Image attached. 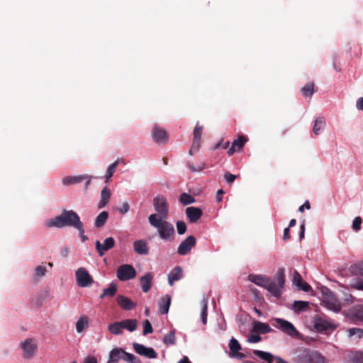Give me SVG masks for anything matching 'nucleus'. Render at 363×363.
Masks as SVG:
<instances>
[{"instance_id": "f257e3e1", "label": "nucleus", "mask_w": 363, "mask_h": 363, "mask_svg": "<svg viewBox=\"0 0 363 363\" xmlns=\"http://www.w3.org/2000/svg\"><path fill=\"white\" fill-rule=\"evenodd\" d=\"M82 223L79 215L75 211L73 210H63L59 216L48 220L45 225L48 228H62L69 226L75 228Z\"/></svg>"}, {"instance_id": "f03ea898", "label": "nucleus", "mask_w": 363, "mask_h": 363, "mask_svg": "<svg viewBox=\"0 0 363 363\" xmlns=\"http://www.w3.org/2000/svg\"><path fill=\"white\" fill-rule=\"evenodd\" d=\"M164 218H158L157 214H151L148 217L150 224L157 229L159 236L164 240H172L174 236V225L164 220Z\"/></svg>"}, {"instance_id": "7ed1b4c3", "label": "nucleus", "mask_w": 363, "mask_h": 363, "mask_svg": "<svg viewBox=\"0 0 363 363\" xmlns=\"http://www.w3.org/2000/svg\"><path fill=\"white\" fill-rule=\"evenodd\" d=\"M294 363H326L325 358L318 352L299 348L294 352Z\"/></svg>"}, {"instance_id": "20e7f679", "label": "nucleus", "mask_w": 363, "mask_h": 363, "mask_svg": "<svg viewBox=\"0 0 363 363\" xmlns=\"http://www.w3.org/2000/svg\"><path fill=\"white\" fill-rule=\"evenodd\" d=\"M276 281L268 279L264 289L276 297L281 296L284 285V269H279L276 274Z\"/></svg>"}, {"instance_id": "39448f33", "label": "nucleus", "mask_w": 363, "mask_h": 363, "mask_svg": "<svg viewBox=\"0 0 363 363\" xmlns=\"http://www.w3.org/2000/svg\"><path fill=\"white\" fill-rule=\"evenodd\" d=\"M274 323L273 325L286 335L292 337H296L299 335L298 331L291 323L279 318H274Z\"/></svg>"}, {"instance_id": "423d86ee", "label": "nucleus", "mask_w": 363, "mask_h": 363, "mask_svg": "<svg viewBox=\"0 0 363 363\" xmlns=\"http://www.w3.org/2000/svg\"><path fill=\"white\" fill-rule=\"evenodd\" d=\"M155 210L157 212L158 218L167 219L168 217V203L167 199L162 195H158L153 199Z\"/></svg>"}, {"instance_id": "0eeeda50", "label": "nucleus", "mask_w": 363, "mask_h": 363, "mask_svg": "<svg viewBox=\"0 0 363 363\" xmlns=\"http://www.w3.org/2000/svg\"><path fill=\"white\" fill-rule=\"evenodd\" d=\"M75 276L77 285L80 287H89L94 283L93 278L88 271L84 267L77 269Z\"/></svg>"}, {"instance_id": "6e6552de", "label": "nucleus", "mask_w": 363, "mask_h": 363, "mask_svg": "<svg viewBox=\"0 0 363 363\" xmlns=\"http://www.w3.org/2000/svg\"><path fill=\"white\" fill-rule=\"evenodd\" d=\"M116 275L119 280L127 281L135 277L136 271L132 265L125 264L118 268Z\"/></svg>"}, {"instance_id": "1a4fd4ad", "label": "nucleus", "mask_w": 363, "mask_h": 363, "mask_svg": "<svg viewBox=\"0 0 363 363\" xmlns=\"http://www.w3.org/2000/svg\"><path fill=\"white\" fill-rule=\"evenodd\" d=\"M21 348L23 352V357L30 359L35 354L38 346L36 341L33 338H28L21 343Z\"/></svg>"}, {"instance_id": "9d476101", "label": "nucleus", "mask_w": 363, "mask_h": 363, "mask_svg": "<svg viewBox=\"0 0 363 363\" xmlns=\"http://www.w3.org/2000/svg\"><path fill=\"white\" fill-rule=\"evenodd\" d=\"M325 306L334 312H340L342 309L340 301L336 298L335 295L332 292H329L324 298Z\"/></svg>"}, {"instance_id": "9b49d317", "label": "nucleus", "mask_w": 363, "mask_h": 363, "mask_svg": "<svg viewBox=\"0 0 363 363\" xmlns=\"http://www.w3.org/2000/svg\"><path fill=\"white\" fill-rule=\"evenodd\" d=\"M134 350L140 355L150 358L155 359L157 357V353L152 347H147L143 345L134 342L133 344Z\"/></svg>"}, {"instance_id": "f8f14e48", "label": "nucleus", "mask_w": 363, "mask_h": 363, "mask_svg": "<svg viewBox=\"0 0 363 363\" xmlns=\"http://www.w3.org/2000/svg\"><path fill=\"white\" fill-rule=\"evenodd\" d=\"M196 242V238L193 235L188 236L180 243L178 247L177 253L180 255H186L195 246Z\"/></svg>"}, {"instance_id": "ddd939ff", "label": "nucleus", "mask_w": 363, "mask_h": 363, "mask_svg": "<svg viewBox=\"0 0 363 363\" xmlns=\"http://www.w3.org/2000/svg\"><path fill=\"white\" fill-rule=\"evenodd\" d=\"M153 140L158 144H166L168 140V135L165 130L155 125L152 130Z\"/></svg>"}, {"instance_id": "4468645a", "label": "nucleus", "mask_w": 363, "mask_h": 363, "mask_svg": "<svg viewBox=\"0 0 363 363\" xmlns=\"http://www.w3.org/2000/svg\"><path fill=\"white\" fill-rule=\"evenodd\" d=\"M114 245L115 240L112 237L105 239L104 243H101L99 240L96 242V249L100 257H102L106 251L112 249Z\"/></svg>"}, {"instance_id": "2eb2a0df", "label": "nucleus", "mask_w": 363, "mask_h": 363, "mask_svg": "<svg viewBox=\"0 0 363 363\" xmlns=\"http://www.w3.org/2000/svg\"><path fill=\"white\" fill-rule=\"evenodd\" d=\"M86 179L85 184V189H86L91 182V177L88 175H79L74 177H66L62 179V183L64 185H70L74 184L80 183L82 181Z\"/></svg>"}, {"instance_id": "dca6fc26", "label": "nucleus", "mask_w": 363, "mask_h": 363, "mask_svg": "<svg viewBox=\"0 0 363 363\" xmlns=\"http://www.w3.org/2000/svg\"><path fill=\"white\" fill-rule=\"evenodd\" d=\"M229 348L230 352V356L234 358H237L239 359H242L245 357V355L239 351L241 350V345L238 342V341L232 337L229 342Z\"/></svg>"}, {"instance_id": "f3484780", "label": "nucleus", "mask_w": 363, "mask_h": 363, "mask_svg": "<svg viewBox=\"0 0 363 363\" xmlns=\"http://www.w3.org/2000/svg\"><path fill=\"white\" fill-rule=\"evenodd\" d=\"M350 319L355 322H363V305L353 306L348 312Z\"/></svg>"}, {"instance_id": "a211bd4d", "label": "nucleus", "mask_w": 363, "mask_h": 363, "mask_svg": "<svg viewBox=\"0 0 363 363\" xmlns=\"http://www.w3.org/2000/svg\"><path fill=\"white\" fill-rule=\"evenodd\" d=\"M293 284L296 285L299 290L306 292H308L311 290V286L308 283L303 281L301 274L297 271H294L293 273Z\"/></svg>"}, {"instance_id": "6ab92c4d", "label": "nucleus", "mask_w": 363, "mask_h": 363, "mask_svg": "<svg viewBox=\"0 0 363 363\" xmlns=\"http://www.w3.org/2000/svg\"><path fill=\"white\" fill-rule=\"evenodd\" d=\"M118 305L125 311H130L136 307V303L133 302L129 298L123 295H118L116 299Z\"/></svg>"}, {"instance_id": "aec40b11", "label": "nucleus", "mask_w": 363, "mask_h": 363, "mask_svg": "<svg viewBox=\"0 0 363 363\" xmlns=\"http://www.w3.org/2000/svg\"><path fill=\"white\" fill-rule=\"evenodd\" d=\"M125 351L122 348L116 347L110 353L107 363H118L120 359L124 360Z\"/></svg>"}, {"instance_id": "412c9836", "label": "nucleus", "mask_w": 363, "mask_h": 363, "mask_svg": "<svg viewBox=\"0 0 363 363\" xmlns=\"http://www.w3.org/2000/svg\"><path fill=\"white\" fill-rule=\"evenodd\" d=\"M186 214L191 223H196L203 215V211L197 207H188L186 208Z\"/></svg>"}, {"instance_id": "4be33fe9", "label": "nucleus", "mask_w": 363, "mask_h": 363, "mask_svg": "<svg viewBox=\"0 0 363 363\" xmlns=\"http://www.w3.org/2000/svg\"><path fill=\"white\" fill-rule=\"evenodd\" d=\"M183 277V270L181 267L177 266L172 269L168 274V282L173 286L174 281L180 280Z\"/></svg>"}, {"instance_id": "5701e85b", "label": "nucleus", "mask_w": 363, "mask_h": 363, "mask_svg": "<svg viewBox=\"0 0 363 363\" xmlns=\"http://www.w3.org/2000/svg\"><path fill=\"white\" fill-rule=\"evenodd\" d=\"M133 248L136 253L139 255H147L149 247L145 240H138L133 242Z\"/></svg>"}, {"instance_id": "b1692460", "label": "nucleus", "mask_w": 363, "mask_h": 363, "mask_svg": "<svg viewBox=\"0 0 363 363\" xmlns=\"http://www.w3.org/2000/svg\"><path fill=\"white\" fill-rule=\"evenodd\" d=\"M313 323L314 327L318 331H325L331 328V324L319 315H315L314 317Z\"/></svg>"}, {"instance_id": "393cba45", "label": "nucleus", "mask_w": 363, "mask_h": 363, "mask_svg": "<svg viewBox=\"0 0 363 363\" xmlns=\"http://www.w3.org/2000/svg\"><path fill=\"white\" fill-rule=\"evenodd\" d=\"M152 279L153 275L150 272L146 273L140 278V281L143 292L147 293L150 291L152 286Z\"/></svg>"}, {"instance_id": "a878e982", "label": "nucleus", "mask_w": 363, "mask_h": 363, "mask_svg": "<svg viewBox=\"0 0 363 363\" xmlns=\"http://www.w3.org/2000/svg\"><path fill=\"white\" fill-rule=\"evenodd\" d=\"M246 142L244 136H240L238 139L235 140L230 149L228 150V154L230 156L233 155L236 151H240Z\"/></svg>"}, {"instance_id": "bb28decb", "label": "nucleus", "mask_w": 363, "mask_h": 363, "mask_svg": "<svg viewBox=\"0 0 363 363\" xmlns=\"http://www.w3.org/2000/svg\"><path fill=\"white\" fill-rule=\"evenodd\" d=\"M273 330L270 328V326L267 324L259 321H255L253 323V328L252 333H260L262 334H266L272 332Z\"/></svg>"}, {"instance_id": "cd10ccee", "label": "nucleus", "mask_w": 363, "mask_h": 363, "mask_svg": "<svg viewBox=\"0 0 363 363\" xmlns=\"http://www.w3.org/2000/svg\"><path fill=\"white\" fill-rule=\"evenodd\" d=\"M203 131V126L199 125V123L196 124V127L194 130V148L196 150H199L201 145V139Z\"/></svg>"}, {"instance_id": "c85d7f7f", "label": "nucleus", "mask_w": 363, "mask_h": 363, "mask_svg": "<svg viewBox=\"0 0 363 363\" xmlns=\"http://www.w3.org/2000/svg\"><path fill=\"white\" fill-rule=\"evenodd\" d=\"M268 279L269 278L267 277L262 275L250 274L248 276L249 281L263 288L265 287Z\"/></svg>"}, {"instance_id": "c756f323", "label": "nucleus", "mask_w": 363, "mask_h": 363, "mask_svg": "<svg viewBox=\"0 0 363 363\" xmlns=\"http://www.w3.org/2000/svg\"><path fill=\"white\" fill-rule=\"evenodd\" d=\"M171 303V297L169 295H167L164 298H162L160 301L159 306L160 313L162 315H165L168 313L169 308Z\"/></svg>"}, {"instance_id": "7c9ffc66", "label": "nucleus", "mask_w": 363, "mask_h": 363, "mask_svg": "<svg viewBox=\"0 0 363 363\" xmlns=\"http://www.w3.org/2000/svg\"><path fill=\"white\" fill-rule=\"evenodd\" d=\"M117 292L116 284L112 282L109 284L107 289L103 290V293L100 295V298L103 299L106 297H113Z\"/></svg>"}, {"instance_id": "2f4dec72", "label": "nucleus", "mask_w": 363, "mask_h": 363, "mask_svg": "<svg viewBox=\"0 0 363 363\" xmlns=\"http://www.w3.org/2000/svg\"><path fill=\"white\" fill-rule=\"evenodd\" d=\"M292 309L296 313L306 311L309 309V303L308 301H295L293 303Z\"/></svg>"}, {"instance_id": "473e14b6", "label": "nucleus", "mask_w": 363, "mask_h": 363, "mask_svg": "<svg viewBox=\"0 0 363 363\" xmlns=\"http://www.w3.org/2000/svg\"><path fill=\"white\" fill-rule=\"evenodd\" d=\"M111 197V191L107 186H105L101 192V201L99 203V208H101L106 206Z\"/></svg>"}, {"instance_id": "72a5a7b5", "label": "nucleus", "mask_w": 363, "mask_h": 363, "mask_svg": "<svg viewBox=\"0 0 363 363\" xmlns=\"http://www.w3.org/2000/svg\"><path fill=\"white\" fill-rule=\"evenodd\" d=\"M122 329H126L130 332H133L138 327V320L136 319H125L121 321Z\"/></svg>"}, {"instance_id": "f704fd0d", "label": "nucleus", "mask_w": 363, "mask_h": 363, "mask_svg": "<svg viewBox=\"0 0 363 363\" xmlns=\"http://www.w3.org/2000/svg\"><path fill=\"white\" fill-rule=\"evenodd\" d=\"M253 354L259 357L262 359L267 362L268 363H272L273 360L276 358L271 353L261 350H255L253 351Z\"/></svg>"}, {"instance_id": "c9c22d12", "label": "nucleus", "mask_w": 363, "mask_h": 363, "mask_svg": "<svg viewBox=\"0 0 363 363\" xmlns=\"http://www.w3.org/2000/svg\"><path fill=\"white\" fill-rule=\"evenodd\" d=\"M325 126V121L323 117H318L315 121V124L313 128V132L315 135H319L321 130Z\"/></svg>"}, {"instance_id": "e433bc0d", "label": "nucleus", "mask_w": 363, "mask_h": 363, "mask_svg": "<svg viewBox=\"0 0 363 363\" xmlns=\"http://www.w3.org/2000/svg\"><path fill=\"white\" fill-rule=\"evenodd\" d=\"M118 164H119V160H117L113 163H112L111 164H110L108 167V168L106 169V175H105V178H106L105 182L106 183L109 182V179L113 177Z\"/></svg>"}, {"instance_id": "4c0bfd02", "label": "nucleus", "mask_w": 363, "mask_h": 363, "mask_svg": "<svg viewBox=\"0 0 363 363\" xmlns=\"http://www.w3.org/2000/svg\"><path fill=\"white\" fill-rule=\"evenodd\" d=\"M314 86L313 82H308L301 90L302 95L304 97H311L314 93Z\"/></svg>"}, {"instance_id": "58836bf2", "label": "nucleus", "mask_w": 363, "mask_h": 363, "mask_svg": "<svg viewBox=\"0 0 363 363\" xmlns=\"http://www.w3.org/2000/svg\"><path fill=\"white\" fill-rule=\"evenodd\" d=\"M108 218V213L106 211H102L100 213L96 220H95V226L96 228H101L104 225L107 219Z\"/></svg>"}, {"instance_id": "ea45409f", "label": "nucleus", "mask_w": 363, "mask_h": 363, "mask_svg": "<svg viewBox=\"0 0 363 363\" xmlns=\"http://www.w3.org/2000/svg\"><path fill=\"white\" fill-rule=\"evenodd\" d=\"M88 327V318L86 316H82L77 320L76 323V330L77 333H80Z\"/></svg>"}, {"instance_id": "a19ab883", "label": "nucleus", "mask_w": 363, "mask_h": 363, "mask_svg": "<svg viewBox=\"0 0 363 363\" xmlns=\"http://www.w3.org/2000/svg\"><path fill=\"white\" fill-rule=\"evenodd\" d=\"M350 270L353 274L363 277V261L352 264Z\"/></svg>"}, {"instance_id": "79ce46f5", "label": "nucleus", "mask_w": 363, "mask_h": 363, "mask_svg": "<svg viewBox=\"0 0 363 363\" xmlns=\"http://www.w3.org/2000/svg\"><path fill=\"white\" fill-rule=\"evenodd\" d=\"M108 329L113 335H120L123 333L121 321L108 325Z\"/></svg>"}, {"instance_id": "37998d69", "label": "nucleus", "mask_w": 363, "mask_h": 363, "mask_svg": "<svg viewBox=\"0 0 363 363\" xmlns=\"http://www.w3.org/2000/svg\"><path fill=\"white\" fill-rule=\"evenodd\" d=\"M201 320L202 323L206 325L207 323V309H208V301L206 298H203L201 303Z\"/></svg>"}, {"instance_id": "c03bdc74", "label": "nucleus", "mask_w": 363, "mask_h": 363, "mask_svg": "<svg viewBox=\"0 0 363 363\" xmlns=\"http://www.w3.org/2000/svg\"><path fill=\"white\" fill-rule=\"evenodd\" d=\"M179 201L183 205H189L195 202V199L190 194L183 193L179 196Z\"/></svg>"}, {"instance_id": "a18cd8bd", "label": "nucleus", "mask_w": 363, "mask_h": 363, "mask_svg": "<svg viewBox=\"0 0 363 363\" xmlns=\"http://www.w3.org/2000/svg\"><path fill=\"white\" fill-rule=\"evenodd\" d=\"M176 342L175 333L174 331H171L170 333L166 334L163 338V342L168 345H174Z\"/></svg>"}, {"instance_id": "49530a36", "label": "nucleus", "mask_w": 363, "mask_h": 363, "mask_svg": "<svg viewBox=\"0 0 363 363\" xmlns=\"http://www.w3.org/2000/svg\"><path fill=\"white\" fill-rule=\"evenodd\" d=\"M124 361L128 363H142L140 358L133 354L125 352Z\"/></svg>"}, {"instance_id": "de8ad7c7", "label": "nucleus", "mask_w": 363, "mask_h": 363, "mask_svg": "<svg viewBox=\"0 0 363 363\" xmlns=\"http://www.w3.org/2000/svg\"><path fill=\"white\" fill-rule=\"evenodd\" d=\"M187 165L189 168L191 169V171L193 172H201L206 167V164L204 162H200L198 165L196 166L193 163L189 162L187 163Z\"/></svg>"}, {"instance_id": "09e8293b", "label": "nucleus", "mask_w": 363, "mask_h": 363, "mask_svg": "<svg viewBox=\"0 0 363 363\" xmlns=\"http://www.w3.org/2000/svg\"><path fill=\"white\" fill-rule=\"evenodd\" d=\"M349 336L352 337L353 335H357L359 338L363 337V329L352 328H350L347 330Z\"/></svg>"}, {"instance_id": "8fccbe9b", "label": "nucleus", "mask_w": 363, "mask_h": 363, "mask_svg": "<svg viewBox=\"0 0 363 363\" xmlns=\"http://www.w3.org/2000/svg\"><path fill=\"white\" fill-rule=\"evenodd\" d=\"M152 332H153V329H152V325H151L150 322L147 319H146L143 322V335H146L147 334L152 333Z\"/></svg>"}, {"instance_id": "3c124183", "label": "nucleus", "mask_w": 363, "mask_h": 363, "mask_svg": "<svg viewBox=\"0 0 363 363\" xmlns=\"http://www.w3.org/2000/svg\"><path fill=\"white\" fill-rule=\"evenodd\" d=\"M79 231V235L82 242H85L88 240V237L84 235V224L82 223L77 228H75Z\"/></svg>"}, {"instance_id": "603ef678", "label": "nucleus", "mask_w": 363, "mask_h": 363, "mask_svg": "<svg viewBox=\"0 0 363 363\" xmlns=\"http://www.w3.org/2000/svg\"><path fill=\"white\" fill-rule=\"evenodd\" d=\"M46 267L43 265H39L35 269V276L38 278L42 277L46 272Z\"/></svg>"}, {"instance_id": "864d4df0", "label": "nucleus", "mask_w": 363, "mask_h": 363, "mask_svg": "<svg viewBox=\"0 0 363 363\" xmlns=\"http://www.w3.org/2000/svg\"><path fill=\"white\" fill-rule=\"evenodd\" d=\"M176 225H177V233L179 235H183L186 230V223L184 221L179 220V221L177 222Z\"/></svg>"}, {"instance_id": "5fc2aeb1", "label": "nucleus", "mask_w": 363, "mask_h": 363, "mask_svg": "<svg viewBox=\"0 0 363 363\" xmlns=\"http://www.w3.org/2000/svg\"><path fill=\"white\" fill-rule=\"evenodd\" d=\"M362 223V220L361 217H359V216L356 217L352 222V228L355 231L359 230L361 228Z\"/></svg>"}, {"instance_id": "6e6d98bb", "label": "nucleus", "mask_w": 363, "mask_h": 363, "mask_svg": "<svg viewBox=\"0 0 363 363\" xmlns=\"http://www.w3.org/2000/svg\"><path fill=\"white\" fill-rule=\"evenodd\" d=\"M224 178L228 184H231L237 179V176L228 172L224 174Z\"/></svg>"}, {"instance_id": "4d7b16f0", "label": "nucleus", "mask_w": 363, "mask_h": 363, "mask_svg": "<svg viewBox=\"0 0 363 363\" xmlns=\"http://www.w3.org/2000/svg\"><path fill=\"white\" fill-rule=\"evenodd\" d=\"M350 363H363V355L361 352L356 353L351 359Z\"/></svg>"}, {"instance_id": "13d9d810", "label": "nucleus", "mask_w": 363, "mask_h": 363, "mask_svg": "<svg viewBox=\"0 0 363 363\" xmlns=\"http://www.w3.org/2000/svg\"><path fill=\"white\" fill-rule=\"evenodd\" d=\"M229 145H230L229 141L223 143V140H221L219 143H218L217 144H216V145L213 147V150H216L219 147H222L223 149H227Z\"/></svg>"}, {"instance_id": "bf43d9fd", "label": "nucleus", "mask_w": 363, "mask_h": 363, "mask_svg": "<svg viewBox=\"0 0 363 363\" xmlns=\"http://www.w3.org/2000/svg\"><path fill=\"white\" fill-rule=\"evenodd\" d=\"M261 337L260 335H257V334H252L249 338H248V341L250 342H253V343H255V342H259V341H261Z\"/></svg>"}, {"instance_id": "052dcab7", "label": "nucleus", "mask_w": 363, "mask_h": 363, "mask_svg": "<svg viewBox=\"0 0 363 363\" xmlns=\"http://www.w3.org/2000/svg\"><path fill=\"white\" fill-rule=\"evenodd\" d=\"M353 286L358 290H363V279H357L354 282Z\"/></svg>"}, {"instance_id": "680f3d73", "label": "nucleus", "mask_w": 363, "mask_h": 363, "mask_svg": "<svg viewBox=\"0 0 363 363\" xmlns=\"http://www.w3.org/2000/svg\"><path fill=\"white\" fill-rule=\"evenodd\" d=\"M130 209V206L128 203L124 202L122 205V207L119 208V211L122 214L126 213Z\"/></svg>"}, {"instance_id": "e2e57ef3", "label": "nucleus", "mask_w": 363, "mask_h": 363, "mask_svg": "<svg viewBox=\"0 0 363 363\" xmlns=\"http://www.w3.org/2000/svg\"><path fill=\"white\" fill-rule=\"evenodd\" d=\"M69 252V248L67 246H64L60 250V255L62 257L66 258Z\"/></svg>"}, {"instance_id": "0e129e2a", "label": "nucleus", "mask_w": 363, "mask_h": 363, "mask_svg": "<svg viewBox=\"0 0 363 363\" xmlns=\"http://www.w3.org/2000/svg\"><path fill=\"white\" fill-rule=\"evenodd\" d=\"M306 208V209H310L311 208V205H310V203L308 201H306L303 203V205L301 206L299 208H298V211L300 212H303L304 211V208Z\"/></svg>"}, {"instance_id": "69168bd1", "label": "nucleus", "mask_w": 363, "mask_h": 363, "mask_svg": "<svg viewBox=\"0 0 363 363\" xmlns=\"http://www.w3.org/2000/svg\"><path fill=\"white\" fill-rule=\"evenodd\" d=\"M84 363H97V359L94 356H89L84 359Z\"/></svg>"}, {"instance_id": "338daca9", "label": "nucleus", "mask_w": 363, "mask_h": 363, "mask_svg": "<svg viewBox=\"0 0 363 363\" xmlns=\"http://www.w3.org/2000/svg\"><path fill=\"white\" fill-rule=\"evenodd\" d=\"M224 194V191L223 189H219L216 193V201L218 202H220L223 199V195Z\"/></svg>"}, {"instance_id": "774afa93", "label": "nucleus", "mask_w": 363, "mask_h": 363, "mask_svg": "<svg viewBox=\"0 0 363 363\" xmlns=\"http://www.w3.org/2000/svg\"><path fill=\"white\" fill-rule=\"evenodd\" d=\"M357 108L363 111V97H361L358 99L357 102Z\"/></svg>"}]
</instances>
